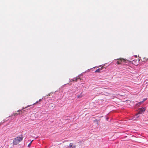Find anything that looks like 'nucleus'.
<instances>
[{
	"instance_id": "3",
	"label": "nucleus",
	"mask_w": 148,
	"mask_h": 148,
	"mask_svg": "<svg viewBox=\"0 0 148 148\" xmlns=\"http://www.w3.org/2000/svg\"><path fill=\"white\" fill-rule=\"evenodd\" d=\"M146 108L145 107H143L139 109L138 114H136V115L138 114H143L144 112L145 111Z\"/></svg>"
},
{
	"instance_id": "15",
	"label": "nucleus",
	"mask_w": 148,
	"mask_h": 148,
	"mask_svg": "<svg viewBox=\"0 0 148 148\" xmlns=\"http://www.w3.org/2000/svg\"><path fill=\"white\" fill-rule=\"evenodd\" d=\"M41 100V99H40L38 101L39 102H40Z\"/></svg>"
},
{
	"instance_id": "4",
	"label": "nucleus",
	"mask_w": 148,
	"mask_h": 148,
	"mask_svg": "<svg viewBox=\"0 0 148 148\" xmlns=\"http://www.w3.org/2000/svg\"><path fill=\"white\" fill-rule=\"evenodd\" d=\"M76 145L74 143H70L69 145L68 146V148H75Z\"/></svg>"
},
{
	"instance_id": "1",
	"label": "nucleus",
	"mask_w": 148,
	"mask_h": 148,
	"mask_svg": "<svg viewBox=\"0 0 148 148\" xmlns=\"http://www.w3.org/2000/svg\"><path fill=\"white\" fill-rule=\"evenodd\" d=\"M23 136L21 135V136H18L14 138L12 143L13 145H16L18 144L20 142L23 140Z\"/></svg>"
},
{
	"instance_id": "10",
	"label": "nucleus",
	"mask_w": 148,
	"mask_h": 148,
	"mask_svg": "<svg viewBox=\"0 0 148 148\" xmlns=\"http://www.w3.org/2000/svg\"><path fill=\"white\" fill-rule=\"evenodd\" d=\"M79 78H77L73 80V81L77 82L78 79H79Z\"/></svg>"
},
{
	"instance_id": "6",
	"label": "nucleus",
	"mask_w": 148,
	"mask_h": 148,
	"mask_svg": "<svg viewBox=\"0 0 148 148\" xmlns=\"http://www.w3.org/2000/svg\"><path fill=\"white\" fill-rule=\"evenodd\" d=\"M117 60L119 61L120 64H123L125 62V60L123 58L118 59Z\"/></svg>"
},
{
	"instance_id": "13",
	"label": "nucleus",
	"mask_w": 148,
	"mask_h": 148,
	"mask_svg": "<svg viewBox=\"0 0 148 148\" xmlns=\"http://www.w3.org/2000/svg\"><path fill=\"white\" fill-rule=\"evenodd\" d=\"M38 102H39L38 101H37L36 103H33V105H34L35 104H36V103H38Z\"/></svg>"
},
{
	"instance_id": "17",
	"label": "nucleus",
	"mask_w": 148,
	"mask_h": 148,
	"mask_svg": "<svg viewBox=\"0 0 148 148\" xmlns=\"http://www.w3.org/2000/svg\"><path fill=\"white\" fill-rule=\"evenodd\" d=\"M1 125V123H0V125Z\"/></svg>"
},
{
	"instance_id": "8",
	"label": "nucleus",
	"mask_w": 148,
	"mask_h": 148,
	"mask_svg": "<svg viewBox=\"0 0 148 148\" xmlns=\"http://www.w3.org/2000/svg\"><path fill=\"white\" fill-rule=\"evenodd\" d=\"M82 93V92L80 95H78L77 96V98H81L83 96Z\"/></svg>"
},
{
	"instance_id": "14",
	"label": "nucleus",
	"mask_w": 148,
	"mask_h": 148,
	"mask_svg": "<svg viewBox=\"0 0 148 148\" xmlns=\"http://www.w3.org/2000/svg\"><path fill=\"white\" fill-rule=\"evenodd\" d=\"M146 100V99H144L143 100V101H144V102Z\"/></svg>"
},
{
	"instance_id": "7",
	"label": "nucleus",
	"mask_w": 148,
	"mask_h": 148,
	"mask_svg": "<svg viewBox=\"0 0 148 148\" xmlns=\"http://www.w3.org/2000/svg\"><path fill=\"white\" fill-rule=\"evenodd\" d=\"M103 67H101V69H98L97 70H96L95 71V73H99L100 72V70L103 69Z\"/></svg>"
},
{
	"instance_id": "5",
	"label": "nucleus",
	"mask_w": 148,
	"mask_h": 148,
	"mask_svg": "<svg viewBox=\"0 0 148 148\" xmlns=\"http://www.w3.org/2000/svg\"><path fill=\"white\" fill-rule=\"evenodd\" d=\"M56 107V105L53 103L50 104L48 106L49 108L50 109H53Z\"/></svg>"
},
{
	"instance_id": "2",
	"label": "nucleus",
	"mask_w": 148,
	"mask_h": 148,
	"mask_svg": "<svg viewBox=\"0 0 148 148\" xmlns=\"http://www.w3.org/2000/svg\"><path fill=\"white\" fill-rule=\"evenodd\" d=\"M31 106V105H29L27 107H25V108H23L22 110H18V111H17V112H18V113H16V112H15V113H14L13 114H12L11 115V116H17L18 114H20V112H22V110L24 108H27V107H29Z\"/></svg>"
},
{
	"instance_id": "16",
	"label": "nucleus",
	"mask_w": 148,
	"mask_h": 148,
	"mask_svg": "<svg viewBox=\"0 0 148 148\" xmlns=\"http://www.w3.org/2000/svg\"><path fill=\"white\" fill-rule=\"evenodd\" d=\"M50 94H48V95H47V96H50Z\"/></svg>"
},
{
	"instance_id": "11",
	"label": "nucleus",
	"mask_w": 148,
	"mask_h": 148,
	"mask_svg": "<svg viewBox=\"0 0 148 148\" xmlns=\"http://www.w3.org/2000/svg\"><path fill=\"white\" fill-rule=\"evenodd\" d=\"M144 102V101H141L139 102L138 103V104L140 105L141 104V103H142Z\"/></svg>"
},
{
	"instance_id": "12",
	"label": "nucleus",
	"mask_w": 148,
	"mask_h": 148,
	"mask_svg": "<svg viewBox=\"0 0 148 148\" xmlns=\"http://www.w3.org/2000/svg\"><path fill=\"white\" fill-rule=\"evenodd\" d=\"M116 63H117V64H120V63H119V61H117V62Z\"/></svg>"
},
{
	"instance_id": "9",
	"label": "nucleus",
	"mask_w": 148,
	"mask_h": 148,
	"mask_svg": "<svg viewBox=\"0 0 148 148\" xmlns=\"http://www.w3.org/2000/svg\"><path fill=\"white\" fill-rule=\"evenodd\" d=\"M33 141V140H32L31 142L30 143H29V144L28 145V147H29L30 146V145H31V144L32 143V141Z\"/></svg>"
}]
</instances>
